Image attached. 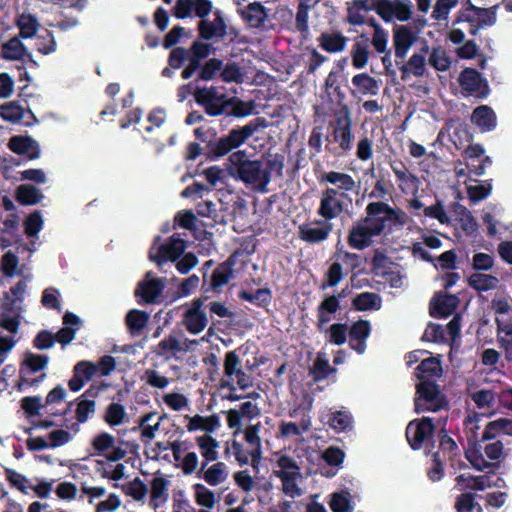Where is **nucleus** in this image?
<instances>
[{
	"instance_id": "f257e3e1",
	"label": "nucleus",
	"mask_w": 512,
	"mask_h": 512,
	"mask_svg": "<svg viewBox=\"0 0 512 512\" xmlns=\"http://www.w3.org/2000/svg\"><path fill=\"white\" fill-rule=\"evenodd\" d=\"M406 223V214L399 207L385 201H372L365 206L364 215L353 221L347 234V244L352 249L370 248L374 238L392 233Z\"/></svg>"
},
{
	"instance_id": "f03ea898",
	"label": "nucleus",
	"mask_w": 512,
	"mask_h": 512,
	"mask_svg": "<svg viewBox=\"0 0 512 512\" xmlns=\"http://www.w3.org/2000/svg\"><path fill=\"white\" fill-rule=\"evenodd\" d=\"M267 127L266 117H255L244 126L232 128L228 134L222 136L217 135V131L212 127L200 126L194 130V135L204 145L200 146L197 142H190L187 145L186 159L192 161L202 154L206 159H222L245 144L254 133Z\"/></svg>"
},
{
	"instance_id": "7ed1b4c3",
	"label": "nucleus",
	"mask_w": 512,
	"mask_h": 512,
	"mask_svg": "<svg viewBox=\"0 0 512 512\" xmlns=\"http://www.w3.org/2000/svg\"><path fill=\"white\" fill-rule=\"evenodd\" d=\"M213 52L211 43L194 41L190 48L175 47L169 52L167 63L173 69L182 68L184 62L188 61L187 66L181 72V77L188 80L197 73L196 82L212 81L216 76H220L223 61L213 57L206 60Z\"/></svg>"
},
{
	"instance_id": "20e7f679",
	"label": "nucleus",
	"mask_w": 512,
	"mask_h": 512,
	"mask_svg": "<svg viewBox=\"0 0 512 512\" xmlns=\"http://www.w3.org/2000/svg\"><path fill=\"white\" fill-rule=\"evenodd\" d=\"M317 179L320 184L331 185L321 192L317 215L325 221H332L348 212L353 205L350 194L358 190L353 176L346 172L329 171L319 174Z\"/></svg>"
},
{
	"instance_id": "39448f33",
	"label": "nucleus",
	"mask_w": 512,
	"mask_h": 512,
	"mask_svg": "<svg viewBox=\"0 0 512 512\" xmlns=\"http://www.w3.org/2000/svg\"><path fill=\"white\" fill-rule=\"evenodd\" d=\"M228 173L231 178L243 182L246 187H251L260 193L268 192L271 179V163L261 158H253L246 151H232L228 154Z\"/></svg>"
},
{
	"instance_id": "423d86ee",
	"label": "nucleus",
	"mask_w": 512,
	"mask_h": 512,
	"mask_svg": "<svg viewBox=\"0 0 512 512\" xmlns=\"http://www.w3.org/2000/svg\"><path fill=\"white\" fill-rule=\"evenodd\" d=\"M332 132L326 137V150L334 156H346L354 145L353 118L347 104L334 113Z\"/></svg>"
},
{
	"instance_id": "0eeeda50",
	"label": "nucleus",
	"mask_w": 512,
	"mask_h": 512,
	"mask_svg": "<svg viewBox=\"0 0 512 512\" xmlns=\"http://www.w3.org/2000/svg\"><path fill=\"white\" fill-rule=\"evenodd\" d=\"M415 412H438L448 407V400L440 391V385L434 380H421L416 385L415 398H413Z\"/></svg>"
},
{
	"instance_id": "6e6552de",
	"label": "nucleus",
	"mask_w": 512,
	"mask_h": 512,
	"mask_svg": "<svg viewBox=\"0 0 512 512\" xmlns=\"http://www.w3.org/2000/svg\"><path fill=\"white\" fill-rule=\"evenodd\" d=\"M197 105L203 107L207 116L218 117L227 113L228 108L235 102V97H227L219 93L215 86L197 87L194 92Z\"/></svg>"
},
{
	"instance_id": "1a4fd4ad",
	"label": "nucleus",
	"mask_w": 512,
	"mask_h": 512,
	"mask_svg": "<svg viewBox=\"0 0 512 512\" xmlns=\"http://www.w3.org/2000/svg\"><path fill=\"white\" fill-rule=\"evenodd\" d=\"M239 251L236 250L228 256L227 260L221 262L214 268L211 276L206 272L203 274L202 291L204 294L208 292L220 293L223 286L227 285L230 280L235 277L233 268L237 263V256Z\"/></svg>"
},
{
	"instance_id": "9d476101",
	"label": "nucleus",
	"mask_w": 512,
	"mask_h": 512,
	"mask_svg": "<svg viewBox=\"0 0 512 512\" xmlns=\"http://www.w3.org/2000/svg\"><path fill=\"white\" fill-rule=\"evenodd\" d=\"M496 8V6L489 8L475 7L470 3L467 8L459 11L455 23H469L470 30H468V33L476 36L483 26H492L496 23Z\"/></svg>"
},
{
	"instance_id": "9b49d317",
	"label": "nucleus",
	"mask_w": 512,
	"mask_h": 512,
	"mask_svg": "<svg viewBox=\"0 0 512 512\" xmlns=\"http://www.w3.org/2000/svg\"><path fill=\"white\" fill-rule=\"evenodd\" d=\"M49 358L46 355L28 353L22 367L19 370V385L26 387H35L39 386V384L46 379L47 374L41 373L37 378H32L33 373H38L45 369L48 365Z\"/></svg>"
},
{
	"instance_id": "f8f14e48",
	"label": "nucleus",
	"mask_w": 512,
	"mask_h": 512,
	"mask_svg": "<svg viewBox=\"0 0 512 512\" xmlns=\"http://www.w3.org/2000/svg\"><path fill=\"white\" fill-rule=\"evenodd\" d=\"M165 286V278L153 277L152 271L146 272L143 280L137 283L134 291V296L138 298L137 303L141 305L158 303V298Z\"/></svg>"
},
{
	"instance_id": "ddd939ff",
	"label": "nucleus",
	"mask_w": 512,
	"mask_h": 512,
	"mask_svg": "<svg viewBox=\"0 0 512 512\" xmlns=\"http://www.w3.org/2000/svg\"><path fill=\"white\" fill-rule=\"evenodd\" d=\"M435 425L432 418L423 417L419 420H412L405 428V437L410 448L419 450L424 443L433 438Z\"/></svg>"
},
{
	"instance_id": "4468645a",
	"label": "nucleus",
	"mask_w": 512,
	"mask_h": 512,
	"mask_svg": "<svg viewBox=\"0 0 512 512\" xmlns=\"http://www.w3.org/2000/svg\"><path fill=\"white\" fill-rule=\"evenodd\" d=\"M458 83L468 95L476 96L481 99L489 96V83L486 78L482 77L477 69H463L459 74Z\"/></svg>"
},
{
	"instance_id": "2eb2a0df",
	"label": "nucleus",
	"mask_w": 512,
	"mask_h": 512,
	"mask_svg": "<svg viewBox=\"0 0 512 512\" xmlns=\"http://www.w3.org/2000/svg\"><path fill=\"white\" fill-rule=\"evenodd\" d=\"M187 248L185 241L176 234L169 237L168 241L161 244L158 248L156 255L150 251L149 258L153 263H156L158 268L161 269L167 261L176 262L180 258L184 250Z\"/></svg>"
},
{
	"instance_id": "dca6fc26",
	"label": "nucleus",
	"mask_w": 512,
	"mask_h": 512,
	"mask_svg": "<svg viewBox=\"0 0 512 512\" xmlns=\"http://www.w3.org/2000/svg\"><path fill=\"white\" fill-rule=\"evenodd\" d=\"M333 230L331 220H316L313 223L302 224L299 227L301 241L309 244L321 243L329 239Z\"/></svg>"
},
{
	"instance_id": "f3484780",
	"label": "nucleus",
	"mask_w": 512,
	"mask_h": 512,
	"mask_svg": "<svg viewBox=\"0 0 512 512\" xmlns=\"http://www.w3.org/2000/svg\"><path fill=\"white\" fill-rule=\"evenodd\" d=\"M198 40L200 42H210L214 38L222 39L227 35V24L225 23L220 11L215 13L214 20H199L197 25Z\"/></svg>"
},
{
	"instance_id": "a211bd4d",
	"label": "nucleus",
	"mask_w": 512,
	"mask_h": 512,
	"mask_svg": "<svg viewBox=\"0 0 512 512\" xmlns=\"http://www.w3.org/2000/svg\"><path fill=\"white\" fill-rule=\"evenodd\" d=\"M458 303L457 295L435 293L431 302H429V315L434 318L450 317L457 310Z\"/></svg>"
},
{
	"instance_id": "6ab92c4d",
	"label": "nucleus",
	"mask_w": 512,
	"mask_h": 512,
	"mask_svg": "<svg viewBox=\"0 0 512 512\" xmlns=\"http://www.w3.org/2000/svg\"><path fill=\"white\" fill-rule=\"evenodd\" d=\"M416 39V34L413 33L409 26L394 25L393 46L396 59L402 62L413 43L416 42Z\"/></svg>"
},
{
	"instance_id": "aec40b11",
	"label": "nucleus",
	"mask_w": 512,
	"mask_h": 512,
	"mask_svg": "<svg viewBox=\"0 0 512 512\" xmlns=\"http://www.w3.org/2000/svg\"><path fill=\"white\" fill-rule=\"evenodd\" d=\"M8 148L17 155H26L29 160L40 158V144L30 136H12L8 141Z\"/></svg>"
},
{
	"instance_id": "412c9836",
	"label": "nucleus",
	"mask_w": 512,
	"mask_h": 512,
	"mask_svg": "<svg viewBox=\"0 0 512 512\" xmlns=\"http://www.w3.org/2000/svg\"><path fill=\"white\" fill-rule=\"evenodd\" d=\"M371 56L370 38L367 34H360L354 38L352 49H350V59L356 70H362L369 63Z\"/></svg>"
},
{
	"instance_id": "4be33fe9",
	"label": "nucleus",
	"mask_w": 512,
	"mask_h": 512,
	"mask_svg": "<svg viewBox=\"0 0 512 512\" xmlns=\"http://www.w3.org/2000/svg\"><path fill=\"white\" fill-rule=\"evenodd\" d=\"M371 324L367 320H357L348 330L349 347L358 354H363L366 349V339L370 337Z\"/></svg>"
},
{
	"instance_id": "5701e85b",
	"label": "nucleus",
	"mask_w": 512,
	"mask_h": 512,
	"mask_svg": "<svg viewBox=\"0 0 512 512\" xmlns=\"http://www.w3.org/2000/svg\"><path fill=\"white\" fill-rule=\"evenodd\" d=\"M345 297V290H342L338 296H326L322 303L317 307V323L318 331H323L325 325L331 321V314H334L340 309V298Z\"/></svg>"
},
{
	"instance_id": "b1692460",
	"label": "nucleus",
	"mask_w": 512,
	"mask_h": 512,
	"mask_svg": "<svg viewBox=\"0 0 512 512\" xmlns=\"http://www.w3.org/2000/svg\"><path fill=\"white\" fill-rule=\"evenodd\" d=\"M169 482L164 477H154L151 481L149 506L154 512H163L168 500Z\"/></svg>"
},
{
	"instance_id": "393cba45",
	"label": "nucleus",
	"mask_w": 512,
	"mask_h": 512,
	"mask_svg": "<svg viewBox=\"0 0 512 512\" xmlns=\"http://www.w3.org/2000/svg\"><path fill=\"white\" fill-rule=\"evenodd\" d=\"M261 424H253L247 426L244 431V439L249 446L252 447L250 450L251 464L253 469H258L261 461V438L259 436Z\"/></svg>"
},
{
	"instance_id": "a878e982",
	"label": "nucleus",
	"mask_w": 512,
	"mask_h": 512,
	"mask_svg": "<svg viewBox=\"0 0 512 512\" xmlns=\"http://www.w3.org/2000/svg\"><path fill=\"white\" fill-rule=\"evenodd\" d=\"M352 84L355 88V90L352 91L353 95L377 96L379 93L380 86L378 80L367 73L363 72L354 75Z\"/></svg>"
},
{
	"instance_id": "bb28decb",
	"label": "nucleus",
	"mask_w": 512,
	"mask_h": 512,
	"mask_svg": "<svg viewBox=\"0 0 512 512\" xmlns=\"http://www.w3.org/2000/svg\"><path fill=\"white\" fill-rule=\"evenodd\" d=\"M348 37L340 32L322 33L317 41L320 47L328 53H340L346 49Z\"/></svg>"
},
{
	"instance_id": "cd10ccee",
	"label": "nucleus",
	"mask_w": 512,
	"mask_h": 512,
	"mask_svg": "<svg viewBox=\"0 0 512 512\" xmlns=\"http://www.w3.org/2000/svg\"><path fill=\"white\" fill-rule=\"evenodd\" d=\"M472 122L481 129V131L495 130L497 117L494 110L488 105H480L473 110Z\"/></svg>"
},
{
	"instance_id": "c85d7f7f",
	"label": "nucleus",
	"mask_w": 512,
	"mask_h": 512,
	"mask_svg": "<svg viewBox=\"0 0 512 512\" xmlns=\"http://www.w3.org/2000/svg\"><path fill=\"white\" fill-rule=\"evenodd\" d=\"M443 373L441 360L434 357L424 359L416 367V377L421 380H436Z\"/></svg>"
},
{
	"instance_id": "c756f323",
	"label": "nucleus",
	"mask_w": 512,
	"mask_h": 512,
	"mask_svg": "<svg viewBox=\"0 0 512 512\" xmlns=\"http://www.w3.org/2000/svg\"><path fill=\"white\" fill-rule=\"evenodd\" d=\"M220 426V418L218 415L212 414L210 416L204 417L202 415L196 414L195 416L189 418L187 429L189 432L202 430L206 433H213Z\"/></svg>"
},
{
	"instance_id": "7c9ffc66",
	"label": "nucleus",
	"mask_w": 512,
	"mask_h": 512,
	"mask_svg": "<svg viewBox=\"0 0 512 512\" xmlns=\"http://www.w3.org/2000/svg\"><path fill=\"white\" fill-rule=\"evenodd\" d=\"M243 19L253 28H260L267 20V9L259 1L247 5L243 11Z\"/></svg>"
},
{
	"instance_id": "2f4dec72",
	"label": "nucleus",
	"mask_w": 512,
	"mask_h": 512,
	"mask_svg": "<svg viewBox=\"0 0 512 512\" xmlns=\"http://www.w3.org/2000/svg\"><path fill=\"white\" fill-rule=\"evenodd\" d=\"M197 477L204 480L208 485L217 486L227 480V465L222 461H218L206 468L203 474L197 473Z\"/></svg>"
},
{
	"instance_id": "473e14b6",
	"label": "nucleus",
	"mask_w": 512,
	"mask_h": 512,
	"mask_svg": "<svg viewBox=\"0 0 512 512\" xmlns=\"http://www.w3.org/2000/svg\"><path fill=\"white\" fill-rule=\"evenodd\" d=\"M402 72V80L405 81L410 74L415 77H423L426 72V58L425 55L413 54L410 56L408 63H402L399 66Z\"/></svg>"
},
{
	"instance_id": "72a5a7b5",
	"label": "nucleus",
	"mask_w": 512,
	"mask_h": 512,
	"mask_svg": "<svg viewBox=\"0 0 512 512\" xmlns=\"http://www.w3.org/2000/svg\"><path fill=\"white\" fill-rule=\"evenodd\" d=\"M16 27L19 29L17 37L22 39L32 38L40 27L39 21L33 14H19L16 19Z\"/></svg>"
},
{
	"instance_id": "f704fd0d",
	"label": "nucleus",
	"mask_w": 512,
	"mask_h": 512,
	"mask_svg": "<svg viewBox=\"0 0 512 512\" xmlns=\"http://www.w3.org/2000/svg\"><path fill=\"white\" fill-rule=\"evenodd\" d=\"M182 322L190 334L197 335L205 330L208 320L206 312L184 311Z\"/></svg>"
},
{
	"instance_id": "c9c22d12",
	"label": "nucleus",
	"mask_w": 512,
	"mask_h": 512,
	"mask_svg": "<svg viewBox=\"0 0 512 512\" xmlns=\"http://www.w3.org/2000/svg\"><path fill=\"white\" fill-rule=\"evenodd\" d=\"M21 38L14 36L2 44V58L8 61H18L26 55V47Z\"/></svg>"
},
{
	"instance_id": "e433bc0d",
	"label": "nucleus",
	"mask_w": 512,
	"mask_h": 512,
	"mask_svg": "<svg viewBox=\"0 0 512 512\" xmlns=\"http://www.w3.org/2000/svg\"><path fill=\"white\" fill-rule=\"evenodd\" d=\"M196 443L200 450V455L207 461H216L219 458V453L216 451L219 448V442L211 435L204 434L196 437Z\"/></svg>"
},
{
	"instance_id": "4c0bfd02",
	"label": "nucleus",
	"mask_w": 512,
	"mask_h": 512,
	"mask_svg": "<svg viewBox=\"0 0 512 512\" xmlns=\"http://www.w3.org/2000/svg\"><path fill=\"white\" fill-rule=\"evenodd\" d=\"M42 198L40 189L32 185H20L16 189V201L20 205L32 206L39 203Z\"/></svg>"
},
{
	"instance_id": "58836bf2",
	"label": "nucleus",
	"mask_w": 512,
	"mask_h": 512,
	"mask_svg": "<svg viewBox=\"0 0 512 512\" xmlns=\"http://www.w3.org/2000/svg\"><path fill=\"white\" fill-rule=\"evenodd\" d=\"M390 168H392L398 182V186L401 188L402 185L416 186L419 183V178L416 174L409 171L402 160H394L390 163Z\"/></svg>"
},
{
	"instance_id": "ea45409f",
	"label": "nucleus",
	"mask_w": 512,
	"mask_h": 512,
	"mask_svg": "<svg viewBox=\"0 0 512 512\" xmlns=\"http://www.w3.org/2000/svg\"><path fill=\"white\" fill-rule=\"evenodd\" d=\"M465 458L470 461L473 469L484 471L487 469H499V461L490 462L484 459L481 450L477 447L465 450Z\"/></svg>"
},
{
	"instance_id": "a19ab883",
	"label": "nucleus",
	"mask_w": 512,
	"mask_h": 512,
	"mask_svg": "<svg viewBox=\"0 0 512 512\" xmlns=\"http://www.w3.org/2000/svg\"><path fill=\"white\" fill-rule=\"evenodd\" d=\"M238 297L248 303H253L259 307H265L271 302V290L268 288H258L255 293L246 290H240Z\"/></svg>"
},
{
	"instance_id": "79ce46f5",
	"label": "nucleus",
	"mask_w": 512,
	"mask_h": 512,
	"mask_svg": "<svg viewBox=\"0 0 512 512\" xmlns=\"http://www.w3.org/2000/svg\"><path fill=\"white\" fill-rule=\"evenodd\" d=\"M319 1L320 0H315L314 3L298 1L297 14H295V28H297L302 35H307L309 32V10L314 8Z\"/></svg>"
},
{
	"instance_id": "37998d69",
	"label": "nucleus",
	"mask_w": 512,
	"mask_h": 512,
	"mask_svg": "<svg viewBox=\"0 0 512 512\" xmlns=\"http://www.w3.org/2000/svg\"><path fill=\"white\" fill-rule=\"evenodd\" d=\"M498 278L488 274L475 273L468 277V285L479 292L496 289Z\"/></svg>"
},
{
	"instance_id": "c03bdc74",
	"label": "nucleus",
	"mask_w": 512,
	"mask_h": 512,
	"mask_svg": "<svg viewBox=\"0 0 512 512\" xmlns=\"http://www.w3.org/2000/svg\"><path fill=\"white\" fill-rule=\"evenodd\" d=\"M0 117L10 123H19L25 118V109L17 101L0 106Z\"/></svg>"
},
{
	"instance_id": "a18cd8bd",
	"label": "nucleus",
	"mask_w": 512,
	"mask_h": 512,
	"mask_svg": "<svg viewBox=\"0 0 512 512\" xmlns=\"http://www.w3.org/2000/svg\"><path fill=\"white\" fill-rule=\"evenodd\" d=\"M125 320L128 331L136 334L146 327L149 314L143 310H129Z\"/></svg>"
},
{
	"instance_id": "49530a36",
	"label": "nucleus",
	"mask_w": 512,
	"mask_h": 512,
	"mask_svg": "<svg viewBox=\"0 0 512 512\" xmlns=\"http://www.w3.org/2000/svg\"><path fill=\"white\" fill-rule=\"evenodd\" d=\"M126 418V410L125 406L119 403H110L106 406L103 420L110 427H117L125 421Z\"/></svg>"
},
{
	"instance_id": "de8ad7c7",
	"label": "nucleus",
	"mask_w": 512,
	"mask_h": 512,
	"mask_svg": "<svg viewBox=\"0 0 512 512\" xmlns=\"http://www.w3.org/2000/svg\"><path fill=\"white\" fill-rule=\"evenodd\" d=\"M428 63L433 69L444 72L450 69L451 59L447 51L442 47L432 48L431 54L428 57Z\"/></svg>"
},
{
	"instance_id": "09e8293b",
	"label": "nucleus",
	"mask_w": 512,
	"mask_h": 512,
	"mask_svg": "<svg viewBox=\"0 0 512 512\" xmlns=\"http://www.w3.org/2000/svg\"><path fill=\"white\" fill-rule=\"evenodd\" d=\"M379 296L372 292H363L353 299V307L356 311H372L378 310L380 305Z\"/></svg>"
},
{
	"instance_id": "8fccbe9b",
	"label": "nucleus",
	"mask_w": 512,
	"mask_h": 512,
	"mask_svg": "<svg viewBox=\"0 0 512 512\" xmlns=\"http://www.w3.org/2000/svg\"><path fill=\"white\" fill-rule=\"evenodd\" d=\"M370 6L367 0H353V6L347 7V22L353 26L364 24V16L361 11H369Z\"/></svg>"
},
{
	"instance_id": "3c124183",
	"label": "nucleus",
	"mask_w": 512,
	"mask_h": 512,
	"mask_svg": "<svg viewBox=\"0 0 512 512\" xmlns=\"http://www.w3.org/2000/svg\"><path fill=\"white\" fill-rule=\"evenodd\" d=\"M274 475L282 482V489L286 496H300L302 491L296 483L301 475L284 474L283 472H274Z\"/></svg>"
},
{
	"instance_id": "603ef678",
	"label": "nucleus",
	"mask_w": 512,
	"mask_h": 512,
	"mask_svg": "<svg viewBox=\"0 0 512 512\" xmlns=\"http://www.w3.org/2000/svg\"><path fill=\"white\" fill-rule=\"evenodd\" d=\"M476 495L471 492L457 496L455 509L457 512H483L479 502L475 501Z\"/></svg>"
},
{
	"instance_id": "864d4df0",
	"label": "nucleus",
	"mask_w": 512,
	"mask_h": 512,
	"mask_svg": "<svg viewBox=\"0 0 512 512\" xmlns=\"http://www.w3.org/2000/svg\"><path fill=\"white\" fill-rule=\"evenodd\" d=\"M220 78L224 83H243V69L236 62H227L222 66Z\"/></svg>"
},
{
	"instance_id": "5fc2aeb1",
	"label": "nucleus",
	"mask_w": 512,
	"mask_h": 512,
	"mask_svg": "<svg viewBox=\"0 0 512 512\" xmlns=\"http://www.w3.org/2000/svg\"><path fill=\"white\" fill-rule=\"evenodd\" d=\"M195 490V500L199 506L206 509H212L215 504V495L211 489L206 488L202 483H195L192 485Z\"/></svg>"
},
{
	"instance_id": "6e6d98bb",
	"label": "nucleus",
	"mask_w": 512,
	"mask_h": 512,
	"mask_svg": "<svg viewBox=\"0 0 512 512\" xmlns=\"http://www.w3.org/2000/svg\"><path fill=\"white\" fill-rule=\"evenodd\" d=\"M329 425L337 433L347 431L353 425V417L348 412H332L329 417Z\"/></svg>"
},
{
	"instance_id": "4d7b16f0",
	"label": "nucleus",
	"mask_w": 512,
	"mask_h": 512,
	"mask_svg": "<svg viewBox=\"0 0 512 512\" xmlns=\"http://www.w3.org/2000/svg\"><path fill=\"white\" fill-rule=\"evenodd\" d=\"M332 512H353V505L350 502L348 491L333 493L330 501Z\"/></svg>"
},
{
	"instance_id": "13d9d810",
	"label": "nucleus",
	"mask_w": 512,
	"mask_h": 512,
	"mask_svg": "<svg viewBox=\"0 0 512 512\" xmlns=\"http://www.w3.org/2000/svg\"><path fill=\"white\" fill-rule=\"evenodd\" d=\"M121 489L124 491L126 496H130L137 502L143 501L147 494V487L145 483L138 477H136L133 481L122 485Z\"/></svg>"
},
{
	"instance_id": "bf43d9fd",
	"label": "nucleus",
	"mask_w": 512,
	"mask_h": 512,
	"mask_svg": "<svg viewBox=\"0 0 512 512\" xmlns=\"http://www.w3.org/2000/svg\"><path fill=\"white\" fill-rule=\"evenodd\" d=\"M114 441V436L110 433L102 432L96 434L92 440V448L95 451V455H104L106 451L113 448Z\"/></svg>"
},
{
	"instance_id": "052dcab7",
	"label": "nucleus",
	"mask_w": 512,
	"mask_h": 512,
	"mask_svg": "<svg viewBox=\"0 0 512 512\" xmlns=\"http://www.w3.org/2000/svg\"><path fill=\"white\" fill-rule=\"evenodd\" d=\"M20 407H22L24 413L28 418L33 416H39L40 410L43 407H47L41 402L40 396H26L20 399Z\"/></svg>"
},
{
	"instance_id": "680f3d73",
	"label": "nucleus",
	"mask_w": 512,
	"mask_h": 512,
	"mask_svg": "<svg viewBox=\"0 0 512 512\" xmlns=\"http://www.w3.org/2000/svg\"><path fill=\"white\" fill-rule=\"evenodd\" d=\"M278 470L274 472H283L286 475H301L298 462L290 455H280L276 461Z\"/></svg>"
},
{
	"instance_id": "e2e57ef3",
	"label": "nucleus",
	"mask_w": 512,
	"mask_h": 512,
	"mask_svg": "<svg viewBox=\"0 0 512 512\" xmlns=\"http://www.w3.org/2000/svg\"><path fill=\"white\" fill-rule=\"evenodd\" d=\"M394 1L392 0H372L370 10H373L386 22L393 21Z\"/></svg>"
},
{
	"instance_id": "0e129e2a",
	"label": "nucleus",
	"mask_w": 512,
	"mask_h": 512,
	"mask_svg": "<svg viewBox=\"0 0 512 512\" xmlns=\"http://www.w3.org/2000/svg\"><path fill=\"white\" fill-rule=\"evenodd\" d=\"M96 410V403L93 399H78L76 408V419L79 423L88 421L90 415H93Z\"/></svg>"
},
{
	"instance_id": "69168bd1",
	"label": "nucleus",
	"mask_w": 512,
	"mask_h": 512,
	"mask_svg": "<svg viewBox=\"0 0 512 512\" xmlns=\"http://www.w3.org/2000/svg\"><path fill=\"white\" fill-rule=\"evenodd\" d=\"M43 227L42 216L39 211H34L26 217L24 221V232L28 237H34L39 234Z\"/></svg>"
},
{
	"instance_id": "338daca9",
	"label": "nucleus",
	"mask_w": 512,
	"mask_h": 512,
	"mask_svg": "<svg viewBox=\"0 0 512 512\" xmlns=\"http://www.w3.org/2000/svg\"><path fill=\"white\" fill-rule=\"evenodd\" d=\"M456 483L459 486H462L463 489H471L475 491H482L485 489L483 478L479 476H473L471 474H459L456 477Z\"/></svg>"
},
{
	"instance_id": "774afa93",
	"label": "nucleus",
	"mask_w": 512,
	"mask_h": 512,
	"mask_svg": "<svg viewBox=\"0 0 512 512\" xmlns=\"http://www.w3.org/2000/svg\"><path fill=\"white\" fill-rule=\"evenodd\" d=\"M328 341L333 345H343L347 341V324H333L328 330Z\"/></svg>"
}]
</instances>
